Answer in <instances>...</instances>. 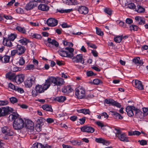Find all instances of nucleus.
Instances as JSON below:
<instances>
[{"mask_svg": "<svg viewBox=\"0 0 148 148\" xmlns=\"http://www.w3.org/2000/svg\"><path fill=\"white\" fill-rule=\"evenodd\" d=\"M78 113H83L85 114H89L90 112L89 110L88 109H82L78 111Z\"/></svg>", "mask_w": 148, "mask_h": 148, "instance_id": "obj_39", "label": "nucleus"}, {"mask_svg": "<svg viewBox=\"0 0 148 148\" xmlns=\"http://www.w3.org/2000/svg\"><path fill=\"white\" fill-rule=\"evenodd\" d=\"M135 19L136 21L138 22L139 25H143L145 23V18L143 17L136 16L135 17Z\"/></svg>", "mask_w": 148, "mask_h": 148, "instance_id": "obj_20", "label": "nucleus"}, {"mask_svg": "<svg viewBox=\"0 0 148 148\" xmlns=\"http://www.w3.org/2000/svg\"><path fill=\"white\" fill-rule=\"evenodd\" d=\"M51 82L53 86H61L63 85L65 82L64 79L58 77L51 76Z\"/></svg>", "mask_w": 148, "mask_h": 148, "instance_id": "obj_2", "label": "nucleus"}, {"mask_svg": "<svg viewBox=\"0 0 148 148\" xmlns=\"http://www.w3.org/2000/svg\"><path fill=\"white\" fill-rule=\"evenodd\" d=\"M13 109L9 106L0 108V117L10 114L13 111Z\"/></svg>", "mask_w": 148, "mask_h": 148, "instance_id": "obj_5", "label": "nucleus"}, {"mask_svg": "<svg viewBox=\"0 0 148 148\" xmlns=\"http://www.w3.org/2000/svg\"><path fill=\"white\" fill-rule=\"evenodd\" d=\"M127 6L129 8L132 10L135 9L136 8V6L134 4L132 3H130L128 4Z\"/></svg>", "mask_w": 148, "mask_h": 148, "instance_id": "obj_42", "label": "nucleus"}, {"mask_svg": "<svg viewBox=\"0 0 148 148\" xmlns=\"http://www.w3.org/2000/svg\"><path fill=\"white\" fill-rule=\"evenodd\" d=\"M63 2H65L66 4L69 5H75L78 4L77 0H65Z\"/></svg>", "mask_w": 148, "mask_h": 148, "instance_id": "obj_27", "label": "nucleus"}, {"mask_svg": "<svg viewBox=\"0 0 148 148\" xmlns=\"http://www.w3.org/2000/svg\"><path fill=\"white\" fill-rule=\"evenodd\" d=\"M42 125L37 124L36 126V129L38 132H40L42 130Z\"/></svg>", "mask_w": 148, "mask_h": 148, "instance_id": "obj_52", "label": "nucleus"}, {"mask_svg": "<svg viewBox=\"0 0 148 148\" xmlns=\"http://www.w3.org/2000/svg\"><path fill=\"white\" fill-rule=\"evenodd\" d=\"M86 91L83 87L79 88L75 90V95L78 99H84L85 96Z\"/></svg>", "mask_w": 148, "mask_h": 148, "instance_id": "obj_4", "label": "nucleus"}, {"mask_svg": "<svg viewBox=\"0 0 148 148\" xmlns=\"http://www.w3.org/2000/svg\"><path fill=\"white\" fill-rule=\"evenodd\" d=\"M138 142H140V144L142 145H146L147 143V141L145 140H139Z\"/></svg>", "mask_w": 148, "mask_h": 148, "instance_id": "obj_60", "label": "nucleus"}, {"mask_svg": "<svg viewBox=\"0 0 148 148\" xmlns=\"http://www.w3.org/2000/svg\"><path fill=\"white\" fill-rule=\"evenodd\" d=\"M132 62L135 64L139 66L142 65L143 63V62L141 60H140V58L138 57L135 58L132 60Z\"/></svg>", "mask_w": 148, "mask_h": 148, "instance_id": "obj_19", "label": "nucleus"}, {"mask_svg": "<svg viewBox=\"0 0 148 148\" xmlns=\"http://www.w3.org/2000/svg\"><path fill=\"white\" fill-rule=\"evenodd\" d=\"M19 115L17 113L14 112L12 114H10L9 116V118L10 120L13 121L17 120L18 118H20V117H19Z\"/></svg>", "mask_w": 148, "mask_h": 148, "instance_id": "obj_23", "label": "nucleus"}, {"mask_svg": "<svg viewBox=\"0 0 148 148\" xmlns=\"http://www.w3.org/2000/svg\"><path fill=\"white\" fill-rule=\"evenodd\" d=\"M16 30L23 34H26V31L24 27L17 26L16 28Z\"/></svg>", "mask_w": 148, "mask_h": 148, "instance_id": "obj_33", "label": "nucleus"}, {"mask_svg": "<svg viewBox=\"0 0 148 148\" xmlns=\"http://www.w3.org/2000/svg\"><path fill=\"white\" fill-rule=\"evenodd\" d=\"M96 33L97 34L99 35L102 36L103 35V32L101 31V29L97 27H96Z\"/></svg>", "mask_w": 148, "mask_h": 148, "instance_id": "obj_51", "label": "nucleus"}, {"mask_svg": "<svg viewBox=\"0 0 148 148\" xmlns=\"http://www.w3.org/2000/svg\"><path fill=\"white\" fill-rule=\"evenodd\" d=\"M32 36L34 38H35L38 39H40L41 38V36L39 34H34Z\"/></svg>", "mask_w": 148, "mask_h": 148, "instance_id": "obj_55", "label": "nucleus"}, {"mask_svg": "<svg viewBox=\"0 0 148 148\" xmlns=\"http://www.w3.org/2000/svg\"><path fill=\"white\" fill-rule=\"evenodd\" d=\"M8 103V102L7 100L0 101V106H5Z\"/></svg>", "mask_w": 148, "mask_h": 148, "instance_id": "obj_54", "label": "nucleus"}, {"mask_svg": "<svg viewBox=\"0 0 148 148\" xmlns=\"http://www.w3.org/2000/svg\"><path fill=\"white\" fill-rule=\"evenodd\" d=\"M47 41L49 44L54 45L56 47H58L59 46L58 42L55 40H51V38H48Z\"/></svg>", "mask_w": 148, "mask_h": 148, "instance_id": "obj_31", "label": "nucleus"}, {"mask_svg": "<svg viewBox=\"0 0 148 148\" xmlns=\"http://www.w3.org/2000/svg\"><path fill=\"white\" fill-rule=\"evenodd\" d=\"M33 147L34 148H43V145L42 144L38 143H36L33 144Z\"/></svg>", "mask_w": 148, "mask_h": 148, "instance_id": "obj_41", "label": "nucleus"}, {"mask_svg": "<svg viewBox=\"0 0 148 148\" xmlns=\"http://www.w3.org/2000/svg\"><path fill=\"white\" fill-rule=\"evenodd\" d=\"M105 102L107 104H111L113 105L114 102V100L110 99H106L105 100Z\"/></svg>", "mask_w": 148, "mask_h": 148, "instance_id": "obj_46", "label": "nucleus"}, {"mask_svg": "<svg viewBox=\"0 0 148 148\" xmlns=\"http://www.w3.org/2000/svg\"><path fill=\"white\" fill-rule=\"evenodd\" d=\"M15 90L17 91L18 92H20L21 93H23L24 92V90L22 88H18L17 87H16V88Z\"/></svg>", "mask_w": 148, "mask_h": 148, "instance_id": "obj_59", "label": "nucleus"}, {"mask_svg": "<svg viewBox=\"0 0 148 148\" xmlns=\"http://www.w3.org/2000/svg\"><path fill=\"white\" fill-rule=\"evenodd\" d=\"M46 121L49 123H51L54 122V120L52 118H47Z\"/></svg>", "mask_w": 148, "mask_h": 148, "instance_id": "obj_61", "label": "nucleus"}, {"mask_svg": "<svg viewBox=\"0 0 148 148\" xmlns=\"http://www.w3.org/2000/svg\"><path fill=\"white\" fill-rule=\"evenodd\" d=\"M2 132L3 134L8 136H12L14 134V133L10 130L8 127L5 126L2 128Z\"/></svg>", "mask_w": 148, "mask_h": 148, "instance_id": "obj_9", "label": "nucleus"}, {"mask_svg": "<svg viewBox=\"0 0 148 148\" xmlns=\"http://www.w3.org/2000/svg\"><path fill=\"white\" fill-rule=\"evenodd\" d=\"M125 22L127 24H130L132 23L133 20L132 19L128 18L126 19Z\"/></svg>", "mask_w": 148, "mask_h": 148, "instance_id": "obj_64", "label": "nucleus"}, {"mask_svg": "<svg viewBox=\"0 0 148 148\" xmlns=\"http://www.w3.org/2000/svg\"><path fill=\"white\" fill-rule=\"evenodd\" d=\"M16 49L17 51V54L18 55L23 54L26 50L25 47L18 44L16 46Z\"/></svg>", "mask_w": 148, "mask_h": 148, "instance_id": "obj_15", "label": "nucleus"}, {"mask_svg": "<svg viewBox=\"0 0 148 148\" xmlns=\"http://www.w3.org/2000/svg\"><path fill=\"white\" fill-rule=\"evenodd\" d=\"M16 36L13 34H11L8 37V40L13 41L16 38Z\"/></svg>", "mask_w": 148, "mask_h": 148, "instance_id": "obj_49", "label": "nucleus"}, {"mask_svg": "<svg viewBox=\"0 0 148 148\" xmlns=\"http://www.w3.org/2000/svg\"><path fill=\"white\" fill-rule=\"evenodd\" d=\"M66 99V97L64 96L57 97L55 98V100L59 102H63Z\"/></svg>", "mask_w": 148, "mask_h": 148, "instance_id": "obj_32", "label": "nucleus"}, {"mask_svg": "<svg viewBox=\"0 0 148 148\" xmlns=\"http://www.w3.org/2000/svg\"><path fill=\"white\" fill-rule=\"evenodd\" d=\"M102 81L98 79H95L93 80V83L94 84L98 85L100 83H102Z\"/></svg>", "mask_w": 148, "mask_h": 148, "instance_id": "obj_48", "label": "nucleus"}, {"mask_svg": "<svg viewBox=\"0 0 148 148\" xmlns=\"http://www.w3.org/2000/svg\"><path fill=\"white\" fill-rule=\"evenodd\" d=\"M111 112L113 113L112 115L113 117H114L115 118L117 119L118 118V117L119 116V114L116 112H114V111H111Z\"/></svg>", "mask_w": 148, "mask_h": 148, "instance_id": "obj_58", "label": "nucleus"}, {"mask_svg": "<svg viewBox=\"0 0 148 148\" xmlns=\"http://www.w3.org/2000/svg\"><path fill=\"white\" fill-rule=\"evenodd\" d=\"M24 126L26 128L32 130H34V123L29 119H26L25 120Z\"/></svg>", "mask_w": 148, "mask_h": 148, "instance_id": "obj_8", "label": "nucleus"}, {"mask_svg": "<svg viewBox=\"0 0 148 148\" xmlns=\"http://www.w3.org/2000/svg\"><path fill=\"white\" fill-rule=\"evenodd\" d=\"M10 56H5L3 57V62L4 63H7L9 62Z\"/></svg>", "mask_w": 148, "mask_h": 148, "instance_id": "obj_37", "label": "nucleus"}, {"mask_svg": "<svg viewBox=\"0 0 148 148\" xmlns=\"http://www.w3.org/2000/svg\"><path fill=\"white\" fill-rule=\"evenodd\" d=\"M8 87L14 90H15L16 88V87L15 86L10 83L8 84Z\"/></svg>", "mask_w": 148, "mask_h": 148, "instance_id": "obj_62", "label": "nucleus"}, {"mask_svg": "<svg viewBox=\"0 0 148 148\" xmlns=\"http://www.w3.org/2000/svg\"><path fill=\"white\" fill-rule=\"evenodd\" d=\"M135 115L137 118H141L142 117L141 114H142V112L140 111V110L137 108H136L135 110Z\"/></svg>", "mask_w": 148, "mask_h": 148, "instance_id": "obj_35", "label": "nucleus"}, {"mask_svg": "<svg viewBox=\"0 0 148 148\" xmlns=\"http://www.w3.org/2000/svg\"><path fill=\"white\" fill-rule=\"evenodd\" d=\"M47 23L48 26L53 27L57 25L58 21L54 18H50L47 20Z\"/></svg>", "mask_w": 148, "mask_h": 148, "instance_id": "obj_13", "label": "nucleus"}, {"mask_svg": "<svg viewBox=\"0 0 148 148\" xmlns=\"http://www.w3.org/2000/svg\"><path fill=\"white\" fill-rule=\"evenodd\" d=\"M73 89L70 86H67L63 88L62 89V91L63 92L69 93L72 92Z\"/></svg>", "mask_w": 148, "mask_h": 148, "instance_id": "obj_26", "label": "nucleus"}, {"mask_svg": "<svg viewBox=\"0 0 148 148\" xmlns=\"http://www.w3.org/2000/svg\"><path fill=\"white\" fill-rule=\"evenodd\" d=\"M10 101L11 103L14 104L17 102L18 100L16 97H12L10 98Z\"/></svg>", "mask_w": 148, "mask_h": 148, "instance_id": "obj_47", "label": "nucleus"}, {"mask_svg": "<svg viewBox=\"0 0 148 148\" xmlns=\"http://www.w3.org/2000/svg\"><path fill=\"white\" fill-rule=\"evenodd\" d=\"M136 108L133 106H129L126 108V111L128 115L130 117L133 116L134 115L133 110L135 111Z\"/></svg>", "mask_w": 148, "mask_h": 148, "instance_id": "obj_12", "label": "nucleus"}, {"mask_svg": "<svg viewBox=\"0 0 148 148\" xmlns=\"http://www.w3.org/2000/svg\"><path fill=\"white\" fill-rule=\"evenodd\" d=\"M35 90H32V95L34 97H36L38 94H39L45 91V90L42 85L37 84L35 88Z\"/></svg>", "mask_w": 148, "mask_h": 148, "instance_id": "obj_6", "label": "nucleus"}, {"mask_svg": "<svg viewBox=\"0 0 148 148\" xmlns=\"http://www.w3.org/2000/svg\"><path fill=\"white\" fill-rule=\"evenodd\" d=\"M51 81L50 77H49L47 79L45 80L43 86V88L45 90H46L48 89L51 86V84H52V82Z\"/></svg>", "mask_w": 148, "mask_h": 148, "instance_id": "obj_18", "label": "nucleus"}, {"mask_svg": "<svg viewBox=\"0 0 148 148\" xmlns=\"http://www.w3.org/2000/svg\"><path fill=\"white\" fill-rule=\"evenodd\" d=\"M117 137L121 141L126 142H127L129 141L126 135L124 133H122Z\"/></svg>", "mask_w": 148, "mask_h": 148, "instance_id": "obj_24", "label": "nucleus"}, {"mask_svg": "<svg viewBox=\"0 0 148 148\" xmlns=\"http://www.w3.org/2000/svg\"><path fill=\"white\" fill-rule=\"evenodd\" d=\"M35 82V79L34 77L28 78L25 81V85L26 87L30 88Z\"/></svg>", "mask_w": 148, "mask_h": 148, "instance_id": "obj_16", "label": "nucleus"}, {"mask_svg": "<svg viewBox=\"0 0 148 148\" xmlns=\"http://www.w3.org/2000/svg\"><path fill=\"white\" fill-rule=\"evenodd\" d=\"M18 41L24 45H27V43L29 42V40L25 38H23L22 39Z\"/></svg>", "mask_w": 148, "mask_h": 148, "instance_id": "obj_34", "label": "nucleus"}, {"mask_svg": "<svg viewBox=\"0 0 148 148\" xmlns=\"http://www.w3.org/2000/svg\"><path fill=\"white\" fill-rule=\"evenodd\" d=\"M15 76V75L14 73H8L6 75L7 78L13 82H14Z\"/></svg>", "mask_w": 148, "mask_h": 148, "instance_id": "obj_30", "label": "nucleus"}, {"mask_svg": "<svg viewBox=\"0 0 148 148\" xmlns=\"http://www.w3.org/2000/svg\"><path fill=\"white\" fill-rule=\"evenodd\" d=\"M39 10L42 11H47L49 9V7L45 4H40L38 6Z\"/></svg>", "mask_w": 148, "mask_h": 148, "instance_id": "obj_25", "label": "nucleus"}, {"mask_svg": "<svg viewBox=\"0 0 148 148\" xmlns=\"http://www.w3.org/2000/svg\"><path fill=\"white\" fill-rule=\"evenodd\" d=\"M117 23H119V25L120 26L123 27L124 28H125L127 27L126 24L123 22L120 21H117Z\"/></svg>", "mask_w": 148, "mask_h": 148, "instance_id": "obj_45", "label": "nucleus"}, {"mask_svg": "<svg viewBox=\"0 0 148 148\" xmlns=\"http://www.w3.org/2000/svg\"><path fill=\"white\" fill-rule=\"evenodd\" d=\"M131 31L133 30L134 31H137L138 29V27L136 25H131L129 27Z\"/></svg>", "mask_w": 148, "mask_h": 148, "instance_id": "obj_44", "label": "nucleus"}, {"mask_svg": "<svg viewBox=\"0 0 148 148\" xmlns=\"http://www.w3.org/2000/svg\"><path fill=\"white\" fill-rule=\"evenodd\" d=\"M46 121L45 119H43L41 117H40L37 120V124H41V125H42L44 124V123Z\"/></svg>", "mask_w": 148, "mask_h": 148, "instance_id": "obj_38", "label": "nucleus"}, {"mask_svg": "<svg viewBox=\"0 0 148 148\" xmlns=\"http://www.w3.org/2000/svg\"><path fill=\"white\" fill-rule=\"evenodd\" d=\"M40 2V1L39 0H32L27 4L25 7L26 9L29 10L32 9L34 8L37 6L38 3Z\"/></svg>", "mask_w": 148, "mask_h": 148, "instance_id": "obj_7", "label": "nucleus"}, {"mask_svg": "<svg viewBox=\"0 0 148 148\" xmlns=\"http://www.w3.org/2000/svg\"><path fill=\"white\" fill-rule=\"evenodd\" d=\"M78 11L81 14H87L88 12V9L85 6H82L79 8Z\"/></svg>", "mask_w": 148, "mask_h": 148, "instance_id": "obj_22", "label": "nucleus"}, {"mask_svg": "<svg viewBox=\"0 0 148 148\" xmlns=\"http://www.w3.org/2000/svg\"><path fill=\"white\" fill-rule=\"evenodd\" d=\"M145 10V8L139 5H138L135 9V11L139 13H144Z\"/></svg>", "mask_w": 148, "mask_h": 148, "instance_id": "obj_29", "label": "nucleus"}, {"mask_svg": "<svg viewBox=\"0 0 148 148\" xmlns=\"http://www.w3.org/2000/svg\"><path fill=\"white\" fill-rule=\"evenodd\" d=\"M87 76L88 77H90L93 75H95L96 74H94L92 71H87L86 73Z\"/></svg>", "mask_w": 148, "mask_h": 148, "instance_id": "obj_57", "label": "nucleus"}, {"mask_svg": "<svg viewBox=\"0 0 148 148\" xmlns=\"http://www.w3.org/2000/svg\"><path fill=\"white\" fill-rule=\"evenodd\" d=\"M65 49L68 50V51H65L63 50H59L58 51V53L62 57H67L71 58L73 56V53L74 51V49L73 48L67 47Z\"/></svg>", "mask_w": 148, "mask_h": 148, "instance_id": "obj_1", "label": "nucleus"}, {"mask_svg": "<svg viewBox=\"0 0 148 148\" xmlns=\"http://www.w3.org/2000/svg\"><path fill=\"white\" fill-rule=\"evenodd\" d=\"M25 63V60L23 57L20 58L18 61L19 64L20 65H23Z\"/></svg>", "mask_w": 148, "mask_h": 148, "instance_id": "obj_53", "label": "nucleus"}, {"mask_svg": "<svg viewBox=\"0 0 148 148\" xmlns=\"http://www.w3.org/2000/svg\"><path fill=\"white\" fill-rule=\"evenodd\" d=\"M114 130L115 131V132H114V133L116 137L119 136L122 133L121 132L119 129L115 128Z\"/></svg>", "mask_w": 148, "mask_h": 148, "instance_id": "obj_43", "label": "nucleus"}, {"mask_svg": "<svg viewBox=\"0 0 148 148\" xmlns=\"http://www.w3.org/2000/svg\"><path fill=\"white\" fill-rule=\"evenodd\" d=\"M94 97L93 95L91 94H89L88 95H86L84 97V99H90Z\"/></svg>", "mask_w": 148, "mask_h": 148, "instance_id": "obj_63", "label": "nucleus"}, {"mask_svg": "<svg viewBox=\"0 0 148 148\" xmlns=\"http://www.w3.org/2000/svg\"><path fill=\"white\" fill-rule=\"evenodd\" d=\"M72 60L73 62L77 63L80 62L82 64L84 63V60L82 54L77 55L76 56L73 57Z\"/></svg>", "mask_w": 148, "mask_h": 148, "instance_id": "obj_14", "label": "nucleus"}, {"mask_svg": "<svg viewBox=\"0 0 148 148\" xmlns=\"http://www.w3.org/2000/svg\"><path fill=\"white\" fill-rule=\"evenodd\" d=\"M42 108L44 110L47 111H50L52 112L53 110L51 106L49 105H44L42 106Z\"/></svg>", "mask_w": 148, "mask_h": 148, "instance_id": "obj_28", "label": "nucleus"}, {"mask_svg": "<svg viewBox=\"0 0 148 148\" xmlns=\"http://www.w3.org/2000/svg\"><path fill=\"white\" fill-rule=\"evenodd\" d=\"M104 12L110 15L112 14V11L109 8H106L104 10Z\"/></svg>", "mask_w": 148, "mask_h": 148, "instance_id": "obj_50", "label": "nucleus"}, {"mask_svg": "<svg viewBox=\"0 0 148 148\" xmlns=\"http://www.w3.org/2000/svg\"><path fill=\"white\" fill-rule=\"evenodd\" d=\"M25 122L21 118H18L17 120L14 121L13 127L16 130H20L24 127Z\"/></svg>", "mask_w": 148, "mask_h": 148, "instance_id": "obj_3", "label": "nucleus"}, {"mask_svg": "<svg viewBox=\"0 0 148 148\" xmlns=\"http://www.w3.org/2000/svg\"><path fill=\"white\" fill-rule=\"evenodd\" d=\"M123 38V36H116L114 38V40L115 42L117 43H120Z\"/></svg>", "mask_w": 148, "mask_h": 148, "instance_id": "obj_36", "label": "nucleus"}, {"mask_svg": "<svg viewBox=\"0 0 148 148\" xmlns=\"http://www.w3.org/2000/svg\"><path fill=\"white\" fill-rule=\"evenodd\" d=\"M26 69L27 70H33L34 69V66L32 64L27 65L26 68Z\"/></svg>", "mask_w": 148, "mask_h": 148, "instance_id": "obj_56", "label": "nucleus"}, {"mask_svg": "<svg viewBox=\"0 0 148 148\" xmlns=\"http://www.w3.org/2000/svg\"><path fill=\"white\" fill-rule=\"evenodd\" d=\"M57 10L59 12L61 13H69L73 11V9H72L66 10L60 9L58 10Z\"/></svg>", "mask_w": 148, "mask_h": 148, "instance_id": "obj_40", "label": "nucleus"}, {"mask_svg": "<svg viewBox=\"0 0 148 148\" xmlns=\"http://www.w3.org/2000/svg\"><path fill=\"white\" fill-rule=\"evenodd\" d=\"M95 141L97 143H102L103 145H108L109 144V141L101 138H96Z\"/></svg>", "mask_w": 148, "mask_h": 148, "instance_id": "obj_21", "label": "nucleus"}, {"mask_svg": "<svg viewBox=\"0 0 148 148\" xmlns=\"http://www.w3.org/2000/svg\"><path fill=\"white\" fill-rule=\"evenodd\" d=\"M24 77V75L23 74L18 75L15 76V78L14 79V82L17 84H20L23 81Z\"/></svg>", "mask_w": 148, "mask_h": 148, "instance_id": "obj_17", "label": "nucleus"}, {"mask_svg": "<svg viewBox=\"0 0 148 148\" xmlns=\"http://www.w3.org/2000/svg\"><path fill=\"white\" fill-rule=\"evenodd\" d=\"M132 84L135 88H138L140 90H142L143 89V86L142 82L138 80H133L132 82Z\"/></svg>", "mask_w": 148, "mask_h": 148, "instance_id": "obj_10", "label": "nucleus"}, {"mask_svg": "<svg viewBox=\"0 0 148 148\" xmlns=\"http://www.w3.org/2000/svg\"><path fill=\"white\" fill-rule=\"evenodd\" d=\"M81 130L83 132L92 133L95 131V129L93 127L88 125H85L81 128Z\"/></svg>", "mask_w": 148, "mask_h": 148, "instance_id": "obj_11", "label": "nucleus"}]
</instances>
